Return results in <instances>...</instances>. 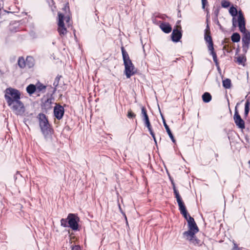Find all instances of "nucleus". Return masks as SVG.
<instances>
[{
  "instance_id": "1",
  "label": "nucleus",
  "mask_w": 250,
  "mask_h": 250,
  "mask_svg": "<svg viewBox=\"0 0 250 250\" xmlns=\"http://www.w3.org/2000/svg\"><path fill=\"white\" fill-rule=\"evenodd\" d=\"M188 229L183 233V237L188 240L190 244L199 245L200 241L195 236V234L199 231V229L194 218L190 215H188Z\"/></svg>"
},
{
  "instance_id": "2",
  "label": "nucleus",
  "mask_w": 250,
  "mask_h": 250,
  "mask_svg": "<svg viewBox=\"0 0 250 250\" xmlns=\"http://www.w3.org/2000/svg\"><path fill=\"white\" fill-rule=\"evenodd\" d=\"M238 22L239 30L243 33L242 39L243 51L246 53L250 44V32L246 29L245 19L241 11L238 13Z\"/></svg>"
},
{
  "instance_id": "3",
  "label": "nucleus",
  "mask_w": 250,
  "mask_h": 250,
  "mask_svg": "<svg viewBox=\"0 0 250 250\" xmlns=\"http://www.w3.org/2000/svg\"><path fill=\"white\" fill-rule=\"evenodd\" d=\"M38 118L40 126L45 139L46 140L51 139L53 130L51 128L46 116L43 113H40Z\"/></svg>"
},
{
  "instance_id": "4",
  "label": "nucleus",
  "mask_w": 250,
  "mask_h": 250,
  "mask_svg": "<svg viewBox=\"0 0 250 250\" xmlns=\"http://www.w3.org/2000/svg\"><path fill=\"white\" fill-rule=\"evenodd\" d=\"M121 51L125 67L124 72L127 78H130L131 76L136 73V70L132 61L130 59L127 52L125 50L123 46L121 47Z\"/></svg>"
},
{
  "instance_id": "5",
  "label": "nucleus",
  "mask_w": 250,
  "mask_h": 250,
  "mask_svg": "<svg viewBox=\"0 0 250 250\" xmlns=\"http://www.w3.org/2000/svg\"><path fill=\"white\" fill-rule=\"evenodd\" d=\"M204 38L206 42L208 43V50L210 51V54L212 55L213 61L214 62L216 65L217 66L218 65L219 63L218 62L217 55L214 50L213 43L210 35V29L208 24L205 30Z\"/></svg>"
},
{
  "instance_id": "6",
  "label": "nucleus",
  "mask_w": 250,
  "mask_h": 250,
  "mask_svg": "<svg viewBox=\"0 0 250 250\" xmlns=\"http://www.w3.org/2000/svg\"><path fill=\"white\" fill-rule=\"evenodd\" d=\"M20 93L18 90L9 88L5 90V98L8 105L12 104L15 101H19L20 99Z\"/></svg>"
},
{
  "instance_id": "7",
  "label": "nucleus",
  "mask_w": 250,
  "mask_h": 250,
  "mask_svg": "<svg viewBox=\"0 0 250 250\" xmlns=\"http://www.w3.org/2000/svg\"><path fill=\"white\" fill-rule=\"evenodd\" d=\"M9 106L11 107L13 111L17 115H22L25 112L24 105L20 100L14 101V102H12V104Z\"/></svg>"
},
{
  "instance_id": "8",
  "label": "nucleus",
  "mask_w": 250,
  "mask_h": 250,
  "mask_svg": "<svg viewBox=\"0 0 250 250\" xmlns=\"http://www.w3.org/2000/svg\"><path fill=\"white\" fill-rule=\"evenodd\" d=\"M67 219L68 220V226L74 230H78L79 217L74 214L70 213L68 215Z\"/></svg>"
},
{
  "instance_id": "9",
  "label": "nucleus",
  "mask_w": 250,
  "mask_h": 250,
  "mask_svg": "<svg viewBox=\"0 0 250 250\" xmlns=\"http://www.w3.org/2000/svg\"><path fill=\"white\" fill-rule=\"evenodd\" d=\"M240 103H238L236 104V105L235 107V112H234V115L233 117L234 122L236 124V125L241 129H244L245 128V122L244 120L241 118V116L239 114L238 110H237V106L238 105H239Z\"/></svg>"
},
{
  "instance_id": "10",
  "label": "nucleus",
  "mask_w": 250,
  "mask_h": 250,
  "mask_svg": "<svg viewBox=\"0 0 250 250\" xmlns=\"http://www.w3.org/2000/svg\"><path fill=\"white\" fill-rule=\"evenodd\" d=\"M58 31L60 36H64L67 33L66 28L65 27L64 24L63 22L64 15L60 12L58 13Z\"/></svg>"
},
{
  "instance_id": "11",
  "label": "nucleus",
  "mask_w": 250,
  "mask_h": 250,
  "mask_svg": "<svg viewBox=\"0 0 250 250\" xmlns=\"http://www.w3.org/2000/svg\"><path fill=\"white\" fill-rule=\"evenodd\" d=\"M181 27L177 26L176 29H174L171 35L172 41L174 42H178L182 38Z\"/></svg>"
},
{
  "instance_id": "12",
  "label": "nucleus",
  "mask_w": 250,
  "mask_h": 250,
  "mask_svg": "<svg viewBox=\"0 0 250 250\" xmlns=\"http://www.w3.org/2000/svg\"><path fill=\"white\" fill-rule=\"evenodd\" d=\"M64 108L60 104H56L54 108V114L58 120L62 119L64 115Z\"/></svg>"
},
{
  "instance_id": "13",
  "label": "nucleus",
  "mask_w": 250,
  "mask_h": 250,
  "mask_svg": "<svg viewBox=\"0 0 250 250\" xmlns=\"http://www.w3.org/2000/svg\"><path fill=\"white\" fill-rule=\"evenodd\" d=\"M141 114L143 119V121L144 122L145 125L147 127L148 129L152 127L151 125L150 124L149 118L148 115L147 114V111L146 108L144 106H142L141 107Z\"/></svg>"
},
{
  "instance_id": "14",
  "label": "nucleus",
  "mask_w": 250,
  "mask_h": 250,
  "mask_svg": "<svg viewBox=\"0 0 250 250\" xmlns=\"http://www.w3.org/2000/svg\"><path fill=\"white\" fill-rule=\"evenodd\" d=\"M180 213L183 215L184 218L188 220V215H189L187 210L185 206L183 201L180 202L178 203Z\"/></svg>"
},
{
  "instance_id": "15",
  "label": "nucleus",
  "mask_w": 250,
  "mask_h": 250,
  "mask_svg": "<svg viewBox=\"0 0 250 250\" xmlns=\"http://www.w3.org/2000/svg\"><path fill=\"white\" fill-rule=\"evenodd\" d=\"M160 28L161 30L166 33H169L172 30V28L167 22H162L160 25Z\"/></svg>"
},
{
  "instance_id": "16",
  "label": "nucleus",
  "mask_w": 250,
  "mask_h": 250,
  "mask_svg": "<svg viewBox=\"0 0 250 250\" xmlns=\"http://www.w3.org/2000/svg\"><path fill=\"white\" fill-rule=\"evenodd\" d=\"M52 99L51 98H48L43 103L42 106V108L47 110L51 108V104H52Z\"/></svg>"
},
{
  "instance_id": "17",
  "label": "nucleus",
  "mask_w": 250,
  "mask_h": 250,
  "mask_svg": "<svg viewBox=\"0 0 250 250\" xmlns=\"http://www.w3.org/2000/svg\"><path fill=\"white\" fill-rule=\"evenodd\" d=\"M163 124H164V125L166 129V131L167 133V134H168L169 137L170 138V139H171L172 141L173 142V143H175V140L170 130V128H169L168 126L167 125V124L166 122V121L163 118Z\"/></svg>"
},
{
  "instance_id": "18",
  "label": "nucleus",
  "mask_w": 250,
  "mask_h": 250,
  "mask_svg": "<svg viewBox=\"0 0 250 250\" xmlns=\"http://www.w3.org/2000/svg\"><path fill=\"white\" fill-rule=\"evenodd\" d=\"M25 61V65L29 68H32L34 65V60L32 57L27 56Z\"/></svg>"
},
{
  "instance_id": "19",
  "label": "nucleus",
  "mask_w": 250,
  "mask_h": 250,
  "mask_svg": "<svg viewBox=\"0 0 250 250\" xmlns=\"http://www.w3.org/2000/svg\"><path fill=\"white\" fill-rule=\"evenodd\" d=\"M172 184L173 186V189L174 191V194L175 195V198H176V200L177 203L183 201L182 198L181 197L178 191L177 190L175 184L173 182H172Z\"/></svg>"
},
{
  "instance_id": "20",
  "label": "nucleus",
  "mask_w": 250,
  "mask_h": 250,
  "mask_svg": "<svg viewBox=\"0 0 250 250\" xmlns=\"http://www.w3.org/2000/svg\"><path fill=\"white\" fill-rule=\"evenodd\" d=\"M211 95L208 92H205L202 95V100L205 103H208L211 100Z\"/></svg>"
},
{
  "instance_id": "21",
  "label": "nucleus",
  "mask_w": 250,
  "mask_h": 250,
  "mask_svg": "<svg viewBox=\"0 0 250 250\" xmlns=\"http://www.w3.org/2000/svg\"><path fill=\"white\" fill-rule=\"evenodd\" d=\"M26 91L29 94L32 95L36 91V86L34 84H30L26 87Z\"/></svg>"
},
{
  "instance_id": "22",
  "label": "nucleus",
  "mask_w": 250,
  "mask_h": 250,
  "mask_svg": "<svg viewBox=\"0 0 250 250\" xmlns=\"http://www.w3.org/2000/svg\"><path fill=\"white\" fill-rule=\"evenodd\" d=\"M18 64L21 68H24L25 66V61L23 57L19 58Z\"/></svg>"
},
{
  "instance_id": "23",
  "label": "nucleus",
  "mask_w": 250,
  "mask_h": 250,
  "mask_svg": "<svg viewBox=\"0 0 250 250\" xmlns=\"http://www.w3.org/2000/svg\"><path fill=\"white\" fill-rule=\"evenodd\" d=\"M235 59H236V62L239 64H242L243 66L245 65V62L246 61V58L245 57L243 56H240L237 57H236Z\"/></svg>"
},
{
  "instance_id": "24",
  "label": "nucleus",
  "mask_w": 250,
  "mask_h": 250,
  "mask_svg": "<svg viewBox=\"0 0 250 250\" xmlns=\"http://www.w3.org/2000/svg\"><path fill=\"white\" fill-rule=\"evenodd\" d=\"M231 41L234 42H238L240 40V36L237 33H233L231 37Z\"/></svg>"
},
{
  "instance_id": "25",
  "label": "nucleus",
  "mask_w": 250,
  "mask_h": 250,
  "mask_svg": "<svg viewBox=\"0 0 250 250\" xmlns=\"http://www.w3.org/2000/svg\"><path fill=\"white\" fill-rule=\"evenodd\" d=\"M223 85L225 88H230L231 87V80L229 79H225L223 81Z\"/></svg>"
},
{
  "instance_id": "26",
  "label": "nucleus",
  "mask_w": 250,
  "mask_h": 250,
  "mask_svg": "<svg viewBox=\"0 0 250 250\" xmlns=\"http://www.w3.org/2000/svg\"><path fill=\"white\" fill-rule=\"evenodd\" d=\"M250 102L249 100H247L245 104V112L244 116L245 117L248 116L250 111Z\"/></svg>"
},
{
  "instance_id": "27",
  "label": "nucleus",
  "mask_w": 250,
  "mask_h": 250,
  "mask_svg": "<svg viewBox=\"0 0 250 250\" xmlns=\"http://www.w3.org/2000/svg\"><path fill=\"white\" fill-rule=\"evenodd\" d=\"M229 12L230 14L233 17L236 16V15L237 14V10L236 8L233 6H231L229 8Z\"/></svg>"
},
{
  "instance_id": "28",
  "label": "nucleus",
  "mask_w": 250,
  "mask_h": 250,
  "mask_svg": "<svg viewBox=\"0 0 250 250\" xmlns=\"http://www.w3.org/2000/svg\"><path fill=\"white\" fill-rule=\"evenodd\" d=\"M45 88L46 86L45 85L40 83L36 87V91L39 92L42 90H45Z\"/></svg>"
},
{
  "instance_id": "29",
  "label": "nucleus",
  "mask_w": 250,
  "mask_h": 250,
  "mask_svg": "<svg viewBox=\"0 0 250 250\" xmlns=\"http://www.w3.org/2000/svg\"><path fill=\"white\" fill-rule=\"evenodd\" d=\"M230 3L229 1L223 0L221 1V6L224 8H228L230 6Z\"/></svg>"
},
{
  "instance_id": "30",
  "label": "nucleus",
  "mask_w": 250,
  "mask_h": 250,
  "mask_svg": "<svg viewBox=\"0 0 250 250\" xmlns=\"http://www.w3.org/2000/svg\"><path fill=\"white\" fill-rule=\"evenodd\" d=\"M127 116L129 118H133L135 117L136 115L131 110H129L128 111Z\"/></svg>"
},
{
  "instance_id": "31",
  "label": "nucleus",
  "mask_w": 250,
  "mask_h": 250,
  "mask_svg": "<svg viewBox=\"0 0 250 250\" xmlns=\"http://www.w3.org/2000/svg\"><path fill=\"white\" fill-rule=\"evenodd\" d=\"M67 219H62L61 220V225L64 227H68Z\"/></svg>"
},
{
  "instance_id": "32",
  "label": "nucleus",
  "mask_w": 250,
  "mask_h": 250,
  "mask_svg": "<svg viewBox=\"0 0 250 250\" xmlns=\"http://www.w3.org/2000/svg\"><path fill=\"white\" fill-rule=\"evenodd\" d=\"M61 77V76H58L55 78V81H54V82L53 83V85L55 87H57L59 83V81H60V79Z\"/></svg>"
},
{
  "instance_id": "33",
  "label": "nucleus",
  "mask_w": 250,
  "mask_h": 250,
  "mask_svg": "<svg viewBox=\"0 0 250 250\" xmlns=\"http://www.w3.org/2000/svg\"><path fill=\"white\" fill-rule=\"evenodd\" d=\"M149 132H150V135H151V136L152 137L153 139H154L155 142L156 143V138H155V134L153 132V130H152V127L148 129Z\"/></svg>"
},
{
  "instance_id": "34",
  "label": "nucleus",
  "mask_w": 250,
  "mask_h": 250,
  "mask_svg": "<svg viewBox=\"0 0 250 250\" xmlns=\"http://www.w3.org/2000/svg\"><path fill=\"white\" fill-rule=\"evenodd\" d=\"M208 3L207 0H202V8L205 9L206 5Z\"/></svg>"
},
{
  "instance_id": "35",
  "label": "nucleus",
  "mask_w": 250,
  "mask_h": 250,
  "mask_svg": "<svg viewBox=\"0 0 250 250\" xmlns=\"http://www.w3.org/2000/svg\"><path fill=\"white\" fill-rule=\"evenodd\" d=\"M71 250H81L80 247L78 245H75L72 247Z\"/></svg>"
},
{
  "instance_id": "36",
  "label": "nucleus",
  "mask_w": 250,
  "mask_h": 250,
  "mask_svg": "<svg viewBox=\"0 0 250 250\" xmlns=\"http://www.w3.org/2000/svg\"><path fill=\"white\" fill-rule=\"evenodd\" d=\"M119 209H120V210L121 211V212L122 213V214L124 216L125 220H126V216L125 214V213L123 211V210L122 209V208L121 207V206L120 204H119Z\"/></svg>"
},
{
  "instance_id": "37",
  "label": "nucleus",
  "mask_w": 250,
  "mask_h": 250,
  "mask_svg": "<svg viewBox=\"0 0 250 250\" xmlns=\"http://www.w3.org/2000/svg\"><path fill=\"white\" fill-rule=\"evenodd\" d=\"M70 20V18L69 17H68V16H66L65 17L64 16V18H63V21L65 20V21L66 22H69V21Z\"/></svg>"
},
{
  "instance_id": "38",
  "label": "nucleus",
  "mask_w": 250,
  "mask_h": 250,
  "mask_svg": "<svg viewBox=\"0 0 250 250\" xmlns=\"http://www.w3.org/2000/svg\"><path fill=\"white\" fill-rule=\"evenodd\" d=\"M236 23V21H235V18H233V19H232V24H233V25L235 26Z\"/></svg>"
},
{
  "instance_id": "39",
  "label": "nucleus",
  "mask_w": 250,
  "mask_h": 250,
  "mask_svg": "<svg viewBox=\"0 0 250 250\" xmlns=\"http://www.w3.org/2000/svg\"><path fill=\"white\" fill-rule=\"evenodd\" d=\"M69 8V7L68 6H67L66 5L65 6V7H64V9L65 10H66V9H68Z\"/></svg>"
},
{
  "instance_id": "40",
  "label": "nucleus",
  "mask_w": 250,
  "mask_h": 250,
  "mask_svg": "<svg viewBox=\"0 0 250 250\" xmlns=\"http://www.w3.org/2000/svg\"><path fill=\"white\" fill-rule=\"evenodd\" d=\"M233 250H240L239 248H236V249H234Z\"/></svg>"
},
{
  "instance_id": "41",
  "label": "nucleus",
  "mask_w": 250,
  "mask_h": 250,
  "mask_svg": "<svg viewBox=\"0 0 250 250\" xmlns=\"http://www.w3.org/2000/svg\"><path fill=\"white\" fill-rule=\"evenodd\" d=\"M228 104L229 105V100H228Z\"/></svg>"
}]
</instances>
